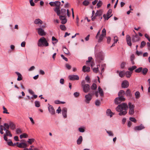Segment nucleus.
I'll return each instance as SVG.
<instances>
[{
    "instance_id": "1",
    "label": "nucleus",
    "mask_w": 150,
    "mask_h": 150,
    "mask_svg": "<svg viewBox=\"0 0 150 150\" xmlns=\"http://www.w3.org/2000/svg\"><path fill=\"white\" fill-rule=\"evenodd\" d=\"M128 108L127 104L125 103H123L118 105L116 108L115 110L119 112V115H125L127 113V110Z\"/></svg>"
},
{
    "instance_id": "2",
    "label": "nucleus",
    "mask_w": 150,
    "mask_h": 150,
    "mask_svg": "<svg viewBox=\"0 0 150 150\" xmlns=\"http://www.w3.org/2000/svg\"><path fill=\"white\" fill-rule=\"evenodd\" d=\"M37 45L39 47H47L49 46L48 43L46 38L44 37H42L39 40L37 43Z\"/></svg>"
},
{
    "instance_id": "3",
    "label": "nucleus",
    "mask_w": 150,
    "mask_h": 150,
    "mask_svg": "<svg viewBox=\"0 0 150 150\" xmlns=\"http://www.w3.org/2000/svg\"><path fill=\"white\" fill-rule=\"evenodd\" d=\"M95 55L96 60L99 62H100L101 61L104 59V54L103 52L102 51L99 52L95 54Z\"/></svg>"
},
{
    "instance_id": "4",
    "label": "nucleus",
    "mask_w": 150,
    "mask_h": 150,
    "mask_svg": "<svg viewBox=\"0 0 150 150\" xmlns=\"http://www.w3.org/2000/svg\"><path fill=\"white\" fill-rule=\"evenodd\" d=\"M128 105L129 110V115H133L134 113V106L130 102L128 103Z\"/></svg>"
},
{
    "instance_id": "5",
    "label": "nucleus",
    "mask_w": 150,
    "mask_h": 150,
    "mask_svg": "<svg viewBox=\"0 0 150 150\" xmlns=\"http://www.w3.org/2000/svg\"><path fill=\"white\" fill-rule=\"evenodd\" d=\"M93 94L91 93H89L85 96V102L87 103H89L92 98Z\"/></svg>"
},
{
    "instance_id": "6",
    "label": "nucleus",
    "mask_w": 150,
    "mask_h": 150,
    "mask_svg": "<svg viewBox=\"0 0 150 150\" xmlns=\"http://www.w3.org/2000/svg\"><path fill=\"white\" fill-rule=\"evenodd\" d=\"M59 16V19L61 21V23L62 24H65L67 21V19L66 18V16L60 15Z\"/></svg>"
},
{
    "instance_id": "7",
    "label": "nucleus",
    "mask_w": 150,
    "mask_h": 150,
    "mask_svg": "<svg viewBox=\"0 0 150 150\" xmlns=\"http://www.w3.org/2000/svg\"><path fill=\"white\" fill-rule=\"evenodd\" d=\"M140 38L138 35L136 33L135 35H133L132 37V40L133 42H136L139 41Z\"/></svg>"
},
{
    "instance_id": "8",
    "label": "nucleus",
    "mask_w": 150,
    "mask_h": 150,
    "mask_svg": "<svg viewBox=\"0 0 150 150\" xmlns=\"http://www.w3.org/2000/svg\"><path fill=\"white\" fill-rule=\"evenodd\" d=\"M129 85V83L128 81L125 80L123 81L122 83V87L123 88H127Z\"/></svg>"
},
{
    "instance_id": "9",
    "label": "nucleus",
    "mask_w": 150,
    "mask_h": 150,
    "mask_svg": "<svg viewBox=\"0 0 150 150\" xmlns=\"http://www.w3.org/2000/svg\"><path fill=\"white\" fill-rule=\"evenodd\" d=\"M48 105L49 106L48 107V109L49 112L51 115H54L55 113V111L52 105L49 104H48Z\"/></svg>"
},
{
    "instance_id": "10",
    "label": "nucleus",
    "mask_w": 150,
    "mask_h": 150,
    "mask_svg": "<svg viewBox=\"0 0 150 150\" xmlns=\"http://www.w3.org/2000/svg\"><path fill=\"white\" fill-rule=\"evenodd\" d=\"M37 30H38V33L39 35L42 36L46 35V33L42 28H38L37 29Z\"/></svg>"
},
{
    "instance_id": "11",
    "label": "nucleus",
    "mask_w": 150,
    "mask_h": 150,
    "mask_svg": "<svg viewBox=\"0 0 150 150\" xmlns=\"http://www.w3.org/2000/svg\"><path fill=\"white\" fill-rule=\"evenodd\" d=\"M125 94L129 99H131L132 98V95L131 93V91L129 89H127V90Z\"/></svg>"
},
{
    "instance_id": "12",
    "label": "nucleus",
    "mask_w": 150,
    "mask_h": 150,
    "mask_svg": "<svg viewBox=\"0 0 150 150\" xmlns=\"http://www.w3.org/2000/svg\"><path fill=\"white\" fill-rule=\"evenodd\" d=\"M69 77L71 80H78L79 79V76L77 75H70Z\"/></svg>"
},
{
    "instance_id": "13",
    "label": "nucleus",
    "mask_w": 150,
    "mask_h": 150,
    "mask_svg": "<svg viewBox=\"0 0 150 150\" xmlns=\"http://www.w3.org/2000/svg\"><path fill=\"white\" fill-rule=\"evenodd\" d=\"M83 91L85 93H87L90 89V86L88 84H86L84 86L82 87Z\"/></svg>"
},
{
    "instance_id": "14",
    "label": "nucleus",
    "mask_w": 150,
    "mask_h": 150,
    "mask_svg": "<svg viewBox=\"0 0 150 150\" xmlns=\"http://www.w3.org/2000/svg\"><path fill=\"white\" fill-rule=\"evenodd\" d=\"M126 41L128 45L130 46L132 45V43L131 41V38L128 35L126 36Z\"/></svg>"
},
{
    "instance_id": "15",
    "label": "nucleus",
    "mask_w": 150,
    "mask_h": 150,
    "mask_svg": "<svg viewBox=\"0 0 150 150\" xmlns=\"http://www.w3.org/2000/svg\"><path fill=\"white\" fill-rule=\"evenodd\" d=\"M144 127L142 124H141L140 126H136L134 127V130L135 131L141 130L144 129Z\"/></svg>"
},
{
    "instance_id": "16",
    "label": "nucleus",
    "mask_w": 150,
    "mask_h": 150,
    "mask_svg": "<svg viewBox=\"0 0 150 150\" xmlns=\"http://www.w3.org/2000/svg\"><path fill=\"white\" fill-rule=\"evenodd\" d=\"M67 109L66 108H63L62 110V113L63 117L66 118L67 117Z\"/></svg>"
},
{
    "instance_id": "17",
    "label": "nucleus",
    "mask_w": 150,
    "mask_h": 150,
    "mask_svg": "<svg viewBox=\"0 0 150 150\" xmlns=\"http://www.w3.org/2000/svg\"><path fill=\"white\" fill-rule=\"evenodd\" d=\"M102 14L103 11L102 10H97L95 14V16L100 17V16H101Z\"/></svg>"
},
{
    "instance_id": "18",
    "label": "nucleus",
    "mask_w": 150,
    "mask_h": 150,
    "mask_svg": "<svg viewBox=\"0 0 150 150\" xmlns=\"http://www.w3.org/2000/svg\"><path fill=\"white\" fill-rule=\"evenodd\" d=\"M93 64H91V67H92V68L93 69V71L95 73H97L98 71H99L98 68L100 67V66L99 65H97V67L96 68H93Z\"/></svg>"
},
{
    "instance_id": "19",
    "label": "nucleus",
    "mask_w": 150,
    "mask_h": 150,
    "mask_svg": "<svg viewBox=\"0 0 150 150\" xmlns=\"http://www.w3.org/2000/svg\"><path fill=\"white\" fill-rule=\"evenodd\" d=\"M106 113L107 115L110 116V117H112L114 114L110 109H108L106 110Z\"/></svg>"
},
{
    "instance_id": "20",
    "label": "nucleus",
    "mask_w": 150,
    "mask_h": 150,
    "mask_svg": "<svg viewBox=\"0 0 150 150\" xmlns=\"http://www.w3.org/2000/svg\"><path fill=\"white\" fill-rule=\"evenodd\" d=\"M34 23L35 24L41 25L42 24V21L40 19L38 18L35 20L34 21Z\"/></svg>"
},
{
    "instance_id": "21",
    "label": "nucleus",
    "mask_w": 150,
    "mask_h": 150,
    "mask_svg": "<svg viewBox=\"0 0 150 150\" xmlns=\"http://www.w3.org/2000/svg\"><path fill=\"white\" fill-rule=\"evenodd\" d=\"M82 71L84 72H89L90 71V68L88 67L84 66L82 68Z\"/></svg>"
},
{
    "instance_id": "22",
    "label": "nucleus",
    "mask_w": 150,
    "mask_h": 150,
    "mask_svg": "<svg viewBox=\"0 0 150 150\" xmlns=\"http://www.w3.org/2000/svg\"><path fill=\"white\" fill-rule=\"evenodd\" d=\"M82 140V137L81 136H79L76 141L77 144L79 145L81 144V143Z\"/></svg>"
},
{
    "instance_id": "23",
    "label": "nucleus",
    "mask_w": 150,
    "mask_h": 150,
    "mask_svg": "<svg viewBox=\"0 0 150 150\" xmlns=\"http://www.w3.org/2000/svg\"><path fill=\"white\" fill-rule=\"evenodd\" d=\"M59 9V7H56L54 9V11L57 13V15L58 16L60 14V10Z\"/></svg>"
},
{
    "instance_id": "24",
    "label": "nucleus",
    "mask_w": 150,
    "mask_h": 150,
    "mask_svg": "<svg viewBox=\"0 0 150 150\" xmlns=\"http://www.w3.org/2000/svg\"><path fill=\"white\" fill-rule=\"evenodd\" d=\"M16 73L18 76V78L17 79V80L20 81L22 80V77L21 74L20 73L18 72H16Z\"/></svg>"
},
{
    "instance_id": "25",
    "label": "nucleus",
    "mask_w": 150,
    "mask_h": 150,
    "mask_svg": "<svg viewBox=\"0 0 150 150\" xmlns=\"http://www.w3.org/2000/svg\"><path fill=\"white\" fill-rule=\"evenodd\" d=\"M132 73V71H127L125 73V74L126 77L129 78L131 76Z\"/></svg>"
},
{
    "instance_id": "26",
    "label": "nucleus",
    "mask_w": 150,
    "mask_h": 150,
    "mask_svg": "<svg viewBox=\"0 0 150 150\" xmlns=\"http://www.w3.org/2000/svg\"><path fill=\"white\" fill-rule=\"evenodd\" d=\"M66 10L64 9H62L60 11V14L61 15L66 16Z\"/></svg>"
},
{
    "instance_id": "27",
    "label": "nucleus",
    "mask_w": 150,
    "mask_h": 150,
    "mask_svg": "<svg viewBox=\"0 0 150 150\" xmlns=\"http://www.w3.org/2000/svg\"><path fill=\"white\" fill-rule=\"evenodd\" d=\"M120 99L121 101H124L125 100V98L124 97V96H119L116 98V100L117 99Z\"/></svg>"
},
{
    "instance_id": "28",
    "label": "nucleus",
    "mask_w": 150,
    "mask_h": 150,
    "mask_svg": "<svg viewBox=\"0 0 150 150\" xmlns=\"http://www.w3.org/2000/svg\"><path fill=\"white\" fill-rule=\"evenodd\" d=\"M9 127L12 130H14L15 129V126L12 122H9Z\"/></svg>"
},
{
    "instance_id": "29",
    "label": "nucleus",
    "mask_w": 150,
    "mask_h": 150,
    "mask_svg": "<svg viewBox=\"0 0 150 150\" xmlns=\"http://www.w3.org/2000/svg\"><path fill=\"white\" fill-rule=\"evenodd\" d=\"M63 51L64 52L67 54H70L69 52V50H68V49L65 47H63Z\"/></svg>"
},
{
    "instance_id": "30",
    "label": "nucleus",
    "mask_w": 150,
    "mask_h": 150,
    "mask_svg": "<svg viewBox=\"0 0 150 150\" xmlns=\"http://www.w3.org/2000/svg\"><path fill=\"white\" fill-rule=\"evenodd\" d=\"M98 90L100 95L101 96H103L104 95L103 92L100 86H99L98 88Z\"/></svg>"
},
{
    "instance_id": "31",
    "label": "nucleus",
    "mask_w": 150,
    "mask_h": 150,
    "mask_svg": "<svg viewBox=\"0 0 150 150\" xmlns=\"http://www.w3.org/2000/svg\"><path fill=\"white\" fill-rule=\"evenodd\" d=\"M125 93V92L124 90H121L118 93V96H121V95L124 96Z\"/></svg>"
},
{
    "instance_id": "32",
    "label": "nucleus",
    "mask_w": 150,
    "mask_h": 150,
    "mask_svg": "<svg viewBox=\"0 0 150 150\" xmlns=\"http://www.w3.org/2000/svg\"><path fill=\"white\" fill-rule=\"evenodd\" d=\"M135 98L136 99H138L140 97V93L139 91H137L135 93Z\"/></svg>"
},
{
    "instance_id": "33",
    "label": "nucleus",
    "mask_w": 150,
    "mask_h": 150,
    "mask_svg": "<svg viewBox=\"0 0 150 150\" xmlns=\"http://www.w3.org/2000/svg\"><path fill=\"white\" fill-rule=\"evenodd\" d=\"M6 134H6V136H8L11 137H12V135L11 133V132L8 130H6Z\"/></svg>"
},
{
    "instance_id": "34",
    "label": "nucleus",
    "mask_w": 150,
    "mask_h": 150,
    "mask_svg": "<svg viewBox=\"0 0 150 150\" xmlns=\"http://www.w3.org/2000/svg\"><path fill=\"white\" fill-rule=\"evenodd\" d=\"M119 75L121 78L123 77L125 75V73L123 71H120L119 72Z\"/></svg>"
},
{
    "instance_id": "35",
    "label": "nucleus",
    "mask_w": 150,
    "mask_h": 150,
    "mask_svg": "<svg viewBox=\"0 0 150 150\" xmlns=\"http://www.w3.org/2000/svg\"><path fill=\"white\" fill-rule=\"evenodd\" d=\"M142 71L143 74L144 75H145L146 74L148 71V69L147 68H145L143 69H142Z\"/></svg>"
},
{
    "instance_id": "36",
    "label": "nucleus",
    "mask_w": 150,
    "mask_h": 150,
    "mask_svg": "<svg viewBox=\"0 0 150 150\" xmlns=\"http://www.w3.org/2000/svg\"><path fill=\"white\" fill-rule=\"evenodd\" d=\"M28 137V135L26 133H23V134H21L20 136V137L21 139H22L23 138H26Z\"/></svg>"
},
{
    "instance_id": "37",
    "label": "nucleus",
    "mask_w": 150,
    "mask_h": 150,
    "mask_svg": "<svg viewBox=\"0 0 150 150\" xmlns=\"http://www.w3.org/2000/svg\"><path fill=\"white\" fill-rule=\"evenodd\" d=\"M104 37L105 36L103 35V34H101L99 37V38L98 40V42H101L102 41Z\"/></svg>"
},
{
    "instance_id": "38",
    "label": "nucleus",
    "mask_w": 150,
    "mask_h": 150,
    "mask_svg": "<svg viewBox=\"0 0 150 150\" xmlns=\"http://www.w3.org/2000/svg\"><path fill=\"white\" fill-rule=\"evenodd\" d=\"M103 3L101 1L99 0L97 4V7L98 8L100 7L102 5Z\"/></svg>"
},
{
    "instance_id": "39",
    "label": "nucleus",
    "mask_w": 150,
    "mask_h": 150,
    "mask_svg": "<svg viewBox=\"0 0 150 150\" xmlns=\"http://www.w3.org/2000/svg\"><path fill=\"white\" fill-rule=\"evenodd\" d=\"M97 88V85L95 83H93L91 87V89L92 90H95Z\"/></svg>"
},
{
    "instance_id": "40",
    "label": "nucleus",
    "mask_w": 150,
    "mask_h": 150,
    "mask_svg": "<svg viewBox=\"0 0 150 150\" xmlns=\"http://www.w3.org/2000/svg\"><path fill=\"white\" fill-rule=\"evenodd\" d=\"M54 4L55 6H56V7H59L61 4V3L60 1H55Z\"/></svg>"
},
{
    "instance_id": "41",
    "label": "nucleus",
    "mask_w": 150,
    "mask_h": 150,
    "mask_svg": "<svg viewBox=\"0 0 150 150\" xmlns=\"http://www.w3.org/2000/svg\"><path fill=\"white\" fill-rule=\"evenodd\" d=\"M60 28L62 30H65L66 29V28L65 25H60Z\"/></svg>"
},
{
    "instance_id": "42",
    "label": "nucleus",
    "mask_w": 150,
    "mask_h": 150,
    "mask_svg": "<svg viewBox=\"0 0 150 150\" xmlns=\"http://www.w3.org/2000/svg\"><path fill=\"white\" fill-rule=\"evenodd\" d=\"M35 141V139H29L27 142L30 144H31L32 143L34 142Z\"/></svg>"
},
{
    "instance_id": "43",
    "label": "nucleus",
    "mask_w": 150,
    "mask_h": 150,
    "mask_svg": "<svg viewBox=\"0 0 150 150\" xmlns=\"http://www.w3.org/2000/svg\"><path fill=\"white\" fill-rule=\"evenodd\" d=\"M142 67H140L139 68L135 69V72L136 73H140L142 71Z\"/></svg>"
},
{
    "instance_id": "44",
    "label": "nucleus",
    "mask_w": 150,
    "mask_h": 150,
    "mask_svg": "<svg viewBox=\"0 0 150 150\" xmlns=\"http://www.w3.org/2000/svg\"><path fill=\"white\" fill-rule=\"evenodd\" d=\"M137 68V67L136 66H133L129 68L128 69L129 71H132L134 69H136Z\"/></svg>"
},
{
    "instance_id": "45",
    "label": "nucleus",
    "mask_w": 150,
    "mask_h": 150,
    "mask_svg": "<svg viewBox=\"0 0 150 150\" xmlns=\"http://www.w3.org/2000/svg\"><path fill=\"white\" fill-rule=\"evenodd\" d=\"M89 4V1L87 0L84 1L83 2V4L84 6H86L88 5Z\"/></svg>"
},
{
    "instance_id": "46",
    "label": "nucleus",
    "mask_w": 150,
    "mask_h": 150,
    "mask_svg": "<svg viewBox=\"0 0 150 150\" xmlns=\"http://www.w3.org/2000/svg\"><path fill=\"white\" fill-rule=\"evenodd\" d=\"M35 106L37 107H39L40 106V102L39 101H35Z\"/></svg>"
},
{
    "instance_id": "47",
    "label": "nucleus",
    "mask_w": 150,
    "mask_h": 150,
    "mask_svg": "<svg viewBox=\"0 0 150 150\" xmlns=\"http://www.w3.org/2000/svg\"><path fill=\"white\" fill-rule=\"evenodd\" d=\"M112 15L110 16H106L105 14H104L103 16L105 20H108L112 16Z\"/></svg>"
},
{
    "instance_id": "48",
    "label": "nucleus",
    "mask_w": 150,
    "mask_h": 150,
    "mask_svg": "<svg viewBox=\"0 0 150 150\" xmlns=\"http://www.w3.org/2000/svg\"><path fill=\"white\" fill-rule=\"evenodd\" d=\"M146 43L144 41H142L141 42V45L140 46L141 48L143 47L146 45Z\"/></svg>"
},
{
    "instance_id": "49",
    "label": "nucleus",
    "mask_w": 150,
    "mask_h": 150,
    "mask_svg": "<svg viewBox=\"0 0 150 150\" xmlns=\"http://www.w3.org/2000/svg\"><path fill=\"white\" fill-rule=\"evenodd\" d=\"M112 9H109V10L108 11L107 13V15L106 16H110L111 13H112Z\"/></svg>"
},
{
    "instance_id": "50",
    "label": "nucleus",
    "mask_w": 150,
    "mask_h": 150,
    "mask_svg": "<svg viewBox=\"0 0 150 150\" xmlns=\"http://www.w3.org/2000/svg\"><path fill=\"white\" fill-rule=\"evenodd\" d=\"M3 109L4 111H3V113H4L9 114V113L8 112L7 109L4 106L3 107Z\"/></svg>"
},
{
    "instance_id": "51",
    "label": "nucleus",
    "mask_w": 150,
    "mask_h": 150,
    "mask_svg": "<svg viewBox=\"0 0 150 150\" xmlns=\"http://www.w3.org/2000/svg\"><path fill=\"white\" fill-rule=\"evenodd\" d=\"M106 132L109 136H113L114 134L112 131H106Z\"/></svg>"
},
{
    "instance_id": "52",
    "label": "nucleus",
    "mask_w": 150,
    "mask_h": 150,
    "mask_svg": "<svg viewBox=\"0 0 150 150\" xmlns=\"http://www.w3.org/2000/svg\"><path fill=\"white\" fill-rule=\"evenodd\" d=\"M129 119L130 121L134 123H136L137 122L136 120L134 117H130Z\"/></svg>"
},
{
    "instance_id": "53",
    "label": "nucleus",
    "mask_w": 150,
    "mask_h": 150,
    "mask_svg": "<svg viewBox=\"0 0 150 150\" xmlns=\"http://www.w3.org/2000/svg\"><path fill=\"white\" fill-rule=\"evenodd\" d=\"M101 34H103V35L105 36L106 35V30L105 28H103Z\"/></svg>"
},
{
    "instance_id": "54",
    "label": "nucleus",
    "mask_w": 150,
    "mask_h": 150,
    "mask_svg": "<svg viewBox=\"0 0 150 150\" xmlns=\"http://www.w3.org/2000/svg\"><path fill=\"white\" fill-rule=\"evenodd\" d=\"M52 40L53 41H56V42H52V43L53 44H54V43H57V42H58V40L57 39L54 37V36H52Z\"/></svg>"
},
{
    "instance_id": "55",
    "label": "nucleus",
    "mask_w": 150,
    "mask_h": 150,
    "mask_svg": "<svg viewBox=\"0 0 150 150\" xmlns=\"http://www.w3.org/2000/svg\"><path fill=\"white\" fill-rule=\"evenodd\" d=\"M17 146L21 148H22V142L19 143V142H17L16 143Z\"/></svg>"
},
{
    "instance_id": "56",
    "label": "nucleus",
    "mask_w": 150,
    "mask_h": 150,
    "mask_svg": "<svg viewBox=\"0 0 150 150\" xmlns=\"http://www.w3.org/2000/svg\"><path fill=\"white\" fill-rule=\"evenodd\" d=\"M16 132L17 134H19L22 133L21 130L19 128H17L16 129Z\"/></svg>"
},
{
    "instance_id": "57",
    "label": "nucleus",
    "mask_w": 150,
    "mask_h": 150,
    "mask_svg": "<svg viewBox=\"0 0 150 150\" xmlns=\"http://www.w3.org/2000/svg\"><path fill=\"white\" fill-rule=\"evenodd\" d=\"M4 126L7 129H8L10 127L9 124L8 125V124L6 123H5L4 124Z\"/></svg>"
},
{
    "instance_id": "58",
    "label": "nucleus",
    "mask_w": 150,
    "mask_h": 150,
    "mask_svg": "<svg viewBox=\"0 0 150 150\" xmlns=\"http://www.w3.org/2000/svg\"><path fill=\"white\" fill-rule=\"evenodd\" d=\"M126 64V63L125 62H122L120 65V67H121V68H122V69L124 68Z\"/></svg>"
},
{
    "instance_id": "59",
    "label": "nucleus",
    "mask_w": 150,
    "mask_h": 150,
    "mask_svg": "<svg viewBox=\"0 0 150 150\" xmlns=\"http://www.w3.org/2000/svg\"><path fill=\"white\" fill-rule=\"evenodd\" d=\"M85 79L88 83H90V78L88 76H87L86 77Z\"/></svg>"
},
{
    "instance_id": "60",
    "label": "nucleus",
    "mask_w": 150,
    "mask_h": 150,
    "mask_svg": "<svg viewBox=\"0 0 150 150\" xmlns=\"http://www.w3.org/2000/svg\"><path fill=\"white\" fill-rule=\"evenodd\" d=\"M100 103V102L98 100H96L95 102V104L97 106H99Z\"/></svg>"
},
{
    "instance_id": "61",
    "label": "nucleus",
    "mask_w": 150,
    "mask_h": 150,
    "mask_svg": "<svg viewBox=\"0 0 150 150\" xmlns=\"http://www.w3.org/2000/svg\"><path fill=\"white\" fill-rule=\"evenodd\" d=\"M22 148H25L28 146L26 143L23 142H22Z\"/></svg>"
},
{
    "instance_id": "62",
    "label": "nucleus",
    "mask_w": 150,
    "mask_h": 150,
    "mask_svg": "<svg viewBox=\"0 0 150 150\" xmlns=\"http://www.w3.org/2000/svg\"><path fill=\"white\" fill-rule=\"evenodd\" d=\"M121 101L120 100V99H117L116 100V98L115 100V104H118L121 102Z\"/></svg>"
},
{
    "instance_id": "63",
    "label": "nucleus",
    "mask_w": 150,
    "mask_h": 150,
    "mask_svg": "<svg viewBox=\"0 0 150 150\" xmlns=\"http://www.w3.org/2000/svg\"><path fill=\"white\" fill-rule=\"evenodd\" d=\"M79 131L81 132H83L85 131L84 129L82 127H80L79 128Z\"/></svg>"
},
{
    "instance_id": "64",
    "label": "nucleus",
    "mask_w": 150,
    "mask_h": 150,
    "mask_svg": "<svg viewBox=\"0 0 150 150\" xmlns=\"http://www.w3.org/2000/svg\"><path fill=\"white\" fill-rule=\"evenodd\" d=\"M79 93L77 92H76L74 94V95L75 97H77L79 96Z\"/></svg>"
}]
</instances>
